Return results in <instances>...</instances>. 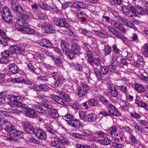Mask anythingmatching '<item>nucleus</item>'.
I'll list each match as a JSON object with an SVG mask.
<instances>
[{
    "instance_id": "1",
    "label": "nucleus",
    "mask_w": 148,
    "mask_h": 148,
    "mask_svg": "<svg viewBox=\"0 0 148 148\" xmlns=\"http://www.w3.org/2000/svg\"><path fill=\"white\" fill-rule=\"evenodd\" d=\"M58 140L52 141L51 145L57 148H66V146L70 144L68 138L64 136H61L57 138Z\"/></svg>"
},
{
    "instance_id": "2",
    "label": "nucleus",
    "mask_w": 148,
    "mask_h": 148,
    "mask_svg": "<svg viewBox=\"0 0 148 148\" xmlns=\"http://www.w3.org/2000/svg\"><path fill=\"white\" fill-rule=\"evenodd\" d=\"M42 106L50 110L49 112V115L50 117L56 119L59 117V114L56 110L54 108L53 106L49 103L44 102Z\"/></svg>"
},
{
    "instance_id": "3",
    "label": "nucleus",
    "mask_w": 148,
    "mask_h": 148,
    "mask_svg": "<svg viewBox=\"0 0 148 148\" xmlns=\"http://www.w3.org/2000/svg\"><path fill=\"white\" fill-rule=\"evenodd\" d=\"M14 106H13V108H18V109H10V111L12 113H16L19 114L21 112H23L24 111V109H28L26 105L23 104L21 102L18 103L16 105H14Z\"/></svg>"
},
{
    "instance_id": "4",
    "label": "nucleus",
    "mask_w": 148,
    "mask_h": 148,
    "mask_svg": "<svg viewBox=\"0 0 148 148\" xmlns=\"http://www.w3.org/2000/svg\"><path fill=\"white\" fill-rule=\"evenodd\" d=\"M79 116L80 118L84 121H94L97 119V116L94 114L90 113L87 116L86 113L83 112H80Z\"/></svg>"
},
{
    "instance_id": "5",
    "label": "nucleus",
    "mask_w": 148,
    "mask_h": 148,
    "mask_svg": "<svg viewBox=\"0 0 148 148\" xmlns=\"http://www.w3.org/2000/svg\"><path fill=\"white\" fill-rule=\"evenodd\" d=\"M30 25L28 23L24 27H19L17 28V30L22 33H27L29 34H34L35 31L33 29L29 27Z\"/></svg>"
},
{
    "instance_id": "6",
    "label": "nucleus",
    "mask_w": 148,
    "mask_h": 148,
    "mask_svg": "<svg viewBox=\"0 0 148 148\" xmlns=\"http://www.w3.org/2000/svg\"><path fill=\"white\" fill-rule=\"evenodd\" d=\"M10 1L11 8L17 13L20 14L24 11L22 7L19 4H16V0H8Z\"/></svg>"
},
{
    "instance_id": "7",
    "label": "nucleus",
    "mask_w": 148,
    "mask_h": 148,
    "mask_svg": "<svg viewBox=\"0 0 148 148\" xmlns=\"http://www.w3.org/2000/svg\"><path fill=\"white\" fill-rule=\"evenodd\" d=\"M55 23L57 26L60 27L68 29L70 27L69 24L65 20L62 18H56Z\"/></svg>"
},
{
    "instance_id": "8",
    "label": "nucleus",
    "mask_w": 148,
    "mask_h": 148,
    "mask_svg": "<svg viewBox=\"0 0 148 148\" xmlns=\"http://www.w3.org/2000/svg\"><path fill=\"white\" fill-rule=\"evenodd\" d=\"M11 54H19L22 53L25 50L24 46L18 45H12L10 48Z\"/></svg>"
},
{
    "instance_id": "9",
    "label": "nucleus",
    "mask_w": 148,
    "mask_h": 148,
    "mask_svg": "<svg viewBox=\"0 0 148 148\" xmlns=\"http://www.w3.org/2000/svg\"><path fill=\"white\" fill-rule=\"evenodd\" d=\"M50 98L56 102L62 105L67 106L69 103L67 101H65L63 99L60 98L59 96L51 94L50 95Z\"/></svg>"
},
{
    "instance_id": "10",
    "label": "nucleus",
    "mask_w": 148,
    "mask_h": 148,
    "mask_svg": "<svg viewBox=\"0 0 148 148\" xmlns=\"http://www.w3.org/2000/svg\"><path fill=\"white\" fill-rule=\"evenodd\" d=\"M37 138L39 140H45L46 139L47 135L44 131L41 129H36L34 133Z\"/></svg>"
},
{
    "instance_id": "11",
    "label": "nucleus",
    "mask_w": 148,
    "mask_h": 148,
    "mask_svg": "<svg viewBox=\"0 0 148 148\" xmlns=\"http://www.w3.org/2000/svg\"><path fill=\"white\" fill-rule=\"evenodd\" d=\"M115 16L116 17V19L118 20H121L122 22L125 26L133 28L134 30H137V28L133 24L131 23L126 19L119 16Z\"/></svg>"
},
{
    "instance_id": "12",
    "label": "nucleus",
    "mask_w": 148,
    "mask_h": 148,
    "mask_svg": "<svg viewBox=\"0 0 148 148\" xmlns=\"http://www.w3.org/2000/svg\"><path fill=\"white\" fill-rule=\"evenodd\" d=\"M32 88L38 91H47L51 89V86H49L44 84L34 85L33 86Z\"/></svg>"
},
{
    "instance_id": "13",
    "label": "nucleus",
    "mask_w": 148,
    "mask_h": 148,
    "mask_svg": "<svg viewBox=\"0 0 148 148\" xmlns=\"http://www.w3.org/2000/svg\"><path fill=\"white\" fill-rule=\"evenodd\" d=\"M23 127L25 131L28 134H33L36 130L33 126L27 122L24 123Z\"/></svg>"
},
{
    "instance_id": "14",
    "label": "nucleus",
    "mask_w": 148,
    "mask_h": 148,
    "mask_svg": "<svg viewBox=\"0 0 148 148\" xmlns=\"http://www.w3.org/2000/svg\"><path fill=\"white\" fill-rule=\"evenodd\" d=\"M110 24L121 32L124 33L126 32V30L124 26L121 23L118 22L117 21L112 20L111 21Z\"/></svg>"
},
{
    "instance_id": "15",
    "label": "nucleus",
    "mask_w": 148,
    "mask_h": 148,
    "mask_svg": "<svg viewBox=\"0 0 148 148\" xmlns=\"http://www.w3.org/2000/svg\"><path fill=\"white\" fill-rule=\"evenodd\" d=\"M3 123L5 125V130L8 132H12L15 130L14 126L11 124L8 120H5L3 121Z\"/></svg>"
},
{
    "instance_id": "16",
    "label": "nucleus",
    "mask_w": 148,
    "mask_h": 148,
    "mask_svg": "<svg viewBox=\"0 0 148 148\" xmlns=\"http://www.w3.org/2000/svg\"><path fill=\"white\" fill-rule=\"evenodd\" d=\"M9 69L11 73L15 74L18 73L19 69L17 66L14 64H11L9 65Z\"/></svg>"
},
{
    "instance_id": "17",
    "label": "nucleus",
    "mask_w": 148,
    "mask_h": 148,
    "mask_svg": "<svg viewBox=\"0 0 148 148\" xmlns=\"http://www.w3.org/2000/svg\"><path fill=\"white\" fill-rule=\"evenodd\" d=\"M32 108L28 107L25 112L27 116L31 118L36 117L37 116V113Z\"/></svg>"
},
{
    "instance_id": "18",
    "label": "nucleus",
    "mask_w": 148,
    "mask_h": 148,
    "mask_svg": "<svg viewBox=\"0 0 148 148\" xmlns=\"http://www.w3.org/2000/svg\"><path fill=\"white\" fill-rule=\"evenodd\" d=\"M40 45L46 48H51L53 46L52 43L46 39H43L41 40Z\"/></svg>"
},
{
    "instance_id": "19",
    "label": "nucleus",
    "mask_w": 148,
    "mask_h": 148,
    "mask_svg": "<svg viewBox=\"0 0 148 148\" xmlns=\"http://www.w3.org/2000/svg\"><path fill=\"white\" fill-rule=\"evenodd\" d=\"M73 6L75 8H81L83 9L87 8L88 6L82 2L77 1L74 2L73 4Z\"/></svg>"
},
{
    "instance_id": "20",
    "label": "nucleus",
    "mask_w": 148,
    "mask_h": 148,
    "mask_svg": "<svg viewBox=\"0 0 148 148\" xmlns=\"http://www.w3.org/2000/svg\"><path fill=\"white\" fill-rule=\"evenodd\" d=\"M68 123L69 125L76 128H78L81 125V122L77 119L70 120Z\"/></svg>"
},
{
    "instance_id": "21",
    "label": "nucleus",
    "mask_w": 148,
    "mask_h": 148,
    "mask_svg": "<svg viewBox=\"0 0 148 148\" xmlns=\"http://www.w3.org/2000/svg\"><path fill=\"white\" fill-rule=\"evenodd\" d=\"M34 108H35V110H36L37 112L42 115H45L47 114L48 110L43 109V108L39 105H34Z\"/></svg>"
},
{
    "instance_id": "22",
    "label": "nucleus",
    "mask_w": 148,
    "mask_h": 148,
    "mask_svg": "<svg viewBox=\"0 0 148 148\" xmlns=\"http://www.w3.org/2000/svg\"><path fill=\"white\" fill-rule=\"evenodd\" d=\"M43 27L46 33L47 34L53 33L54 30L53 28L50 24H45Z\"/></svg>"
},
{
    "instance_id": "23",
    "label": "nucleus",
    "mask_w": 148,
    "mask_h": 148,
    "mask_svg": "<svg viewBox=\"0 0 148 148\" xmlns=\"http://www.w3.org/2000/svg\"><path fill=\"white\" fill-rule=\"evenodd\" d=\"M85 58L88 62L90 64H92L93 63V56L92 52L91 51L86 53Z\"/></svg>"
},
{
    "instance_id": "24",
    "label": "nucleus",
    "mask_w": 148,
    "mask_h": 148,
    "mask_svg": "<svg viewBox=\"0 0 148 148\" xmlns=\"http://www.w3.org/2000/svg\"><path fill=\"white\" fill-rule=\"evenodd\" d=\"M15 22L17 24L23 27H24L25 25L28 23L26 20H24L20 17L16 18Z\"/></svg>"
},
{
    "instance_id": "25",
    "label": "nucleus",
    "mask_w": 148,
    "mask_h": 148,
    "mask_svg": "<svg viewBox=\"0 0 148 148\" xmlns=\"http://www.w3.org/2000/svg\"><path fill=\"white\" fill-rule=\"evenodd\" d=\"M88 105L90 106H97L99 107L100 105L99 103V101L97 99H92L88 101Z\"/></svg>"
},
{
    "instance_id": "26",
    "label": "nucleus",
    "mask_w": 148,
    "mask_h": 148,
    "mask_svg": "<svg viewBox=\"0 0 148 148\" xmlns=\"http://www.w3.org/2000/svg\"><path fill=\"white\" fill-rule=\"evenodd\" d=\"M22 133V132H21L15 129V130H14V131L12 132L11 133H10V136L13 138H15V137L19 136L21 137H22L21 134Z\"/></svg>"
},
{
    "instance_id": "27",
    "label": "nucleus",
    "mask_w": 148,
    "mask_h": 148,
    "mask_svg": "<svg viewBox=\"0 0 148 148\" xmlns=\"http://www.w3.org/2000/svg\"><path fill=\"white\" fill-rule=\"evenodd\" d=\"M98 142L101 145H107L111 143V140L108 138L98 140Z\"/></svg>"
},
{
    "instance_id": "28",
    "label": "nucleus",
    "mask_w": 148,
    "mask_h": 148,
    "mask_svg": "<svg viewBox=\"0 0 148 148\" xmlns=\"http://www.w3.org/2000/svg\"><path fill=\"white\" fill-rule=\"evenodd\" d=\"M61 45L62 49L64 53L67 52L69 49V46L68 44L65 41L62 40L61 42Z\"/></svg>"
},
{
    "instance_id": "29",
    "label": "nucleus",
    "mask_w": 148,
    "mask_h": 148,
    "mask_svg": "<svg viewBox=\"0 0 148 148\" xmlns=\"http://www.w3.org/2000/svg\"><path fill=\"white\" fill-rule=\"evenodd\" d=\"M117 38L121 39L123 42H125L126 39L125 37L121 35V34L119 31L116 29L113 34Z\"/></svg>"
},
{
    "instance_id": "30",
    "label": "nucleus",
    "mask_w": 148,
    "mask_h": 148,
    "mask_svg": "<svg viewBox=\"0 0 148 148\" xmlns=\"http://www.w3.org/2000/svg\"><path fill=\"white\" fill-rule=\"evenodd\" d=\"M134 89L138 92H142L145 91L144 87L142 85L135 84L134 86Z\"/></svg>"
},
{
    "instance_id": "31",
    "label": "nucleus",
    "mask_w": 148,
    "mask_h": 148,
    "mask_svg": "<svg viewBox=\"0 0 148 148\" xmlns=\"http://www.w3.org/2000/svg\"><path fill=\"white\" fill-rule=\"evenodd\" d=\"M65 82L64 79L63 77H61L56 80L55 83V85L57 87H60L62 86Z\"/></svg>"
},
{
    "instance_id": "32",
    "label": "nucleus",
    "mask_w": 148,
    "mask_h": 148,
    "mask_svg": "<svg viewBox=\"0 0 148 148\" xmlns=\"http://www.w3.org/2000/svg\"><path fill=\"white\" fill-rule=\"evenodd\" d=\"M76 92L78 96L80 97H83L86 95V93L83 90L82 88L80 86L78 87L77 88Z\"/></svg>"
},
{
    "instance_id": "33",
    "label": "nucleus",
    "mask_w": 148,
    "mask_h": 148,
    "mask_svg": "<svg viewBox=\"0 0 148 148\" xmlns=\"http://www.w3.org/2000/svg\"><path fill=\"white\" fill-rule=\"evenodd\" d=\"M109 93L112 96L114 97H117L118 94V92L116 89L114 87L108 89Z\"/></svg>"
},
{
    "instance_id": "34",
    "label": "nucleus",
    "mask_w": 148,
    "mask_h": 148,
    "mask_svg": "<svg viewBox=\"0 0 148 148\" xmlns=\"http://www.w3.org/2000/svg\"><path fill=\"white\" fill-rule=\"evenodd\" d=\"M137 121L141 126L146 129H148V122L146 121L139 119Z\"/></svg>"
},
{
    "instance_id": "35",
    "label": "nucleus",
    "mask_w": 148,
    "mask_h": 148,
    "mask_svg": "<svg viewBox=\"0 0 148 148\" xmlns=\"http://www.w3.org/2000/svg\"><path fill=\"white\" fill-rule=\"evenodd\" d=\"M64 53L67 55L69 57L70 59H73L75 56V55L77 54L73 50H70L69 49L67 52H65Z\"/></svg>"
},
{
    "instance_id": "36",
    "label": "nucleus",
    "mask_w": 148,
    "mask_h": 148,
    "mask_svg": "<svg viewBox=\"0 0 148 148\" xmlns=\"http://www.w3.org/2000/svg\"><path fill=\"white\" fill-rule=\"evenodd\" d=\"M79 32L85 36L90 37L91 36V32H90L88 31L86 29L81 28L79 29Z\"/></svg>"
},
{
    "instance_id": "37",
    "label": "nucleus",
    "mask_w": 148,
    "mask_h": 148,
    "mask_svg": "<svg viewBox=\"0 0 148 148\" xmlns=\"http://www.w3.org/2000/svg\"><path fill=\"white\" fill-rule=\"evenodd\" d=\"M142 51L143 54L148 57V44H145L143 46Z\"/></svg>"
},
{
    "instance_id": "38",
    "label": "nucleus",
    "mask_w": 148,
    "mask_h": 148,
    "mask_svg": "<svg viewBox=\"0 0 148 148\" xmlns=\"http://www.w3.org/2000/svg\"><path fill=\"white\" fill-rule=\"evenodd\" d=\"M28 67L30 70L35 73L36 74L39 73L38 71L40 69H39L35 68L31 63H29L28 64Z\"/></svg>"
},
{
    "instance_id": "39",
    "label": "nucleus",
    "mask_w": 148,
    "mask_h": 148,
    "mask_svg": "<svg viewBox=\"0 0 148 148\" xmlns=\"http://www.w3.org/2000/svg\"><path fill=\"white\" fill-rule=\"evenodd\" d=\"M72 50L74 51L76 54H77L79 52L80 49L79 46L75 44L72 45L71 47Z\"/></svg>"
},
{
    "instance_id": "40",
    "label": "nucleus",
    "mask_w": 148,
    "mask_h": 148,
    "mask_svg": "<svg viewBox=\"0 0 148 148\" xmlns=\"http://www.w3.org/2000/svg\"><path fill=\"white\" fill-rule=\"evenodd\" d=\"M96 77L99 80L102 79L103 75L101 73L100 70L97 69H95L94 70Z\"/></svg>"
},
{
    "instance_id": "41",
    "label": "nucleus",
    "mask_w": 148,
    "mask_h": 148,
    "mask_svg": "<svg viewBox=\"0 0 148 148\" xmlns=\"http://www.w3.org/2000/svg\"><path fill=\"white\" fill-rule=\"evenodd\" d=\"M103 52L106 56L109 54L111 52V47L108 45H106Z\"/></svg>"
},
{
    "instance_id": "42",
    "label": "nucleus",
    "mask_w": 148,
    "mask_h": 148,
    "mask_svg": "<svg viewBox=\"0 0 148 148\" xmlns=\"http://www.w3.org/2000/svg\"><path fill=\"white\" fill-rule=\"evenodd\" d=\"M10 39L9 38L6 37L5 38H2L0 40V42L1 43L3 46H5L7 45L8 44V41Z\"/></svg>"
},
{
    "instance_id": "43",
    "label": "nucleus",
    "mask_w": 148,
    "mask_h": 148,
    "mask_svg": "<svg viewBox=\"0 0 148 148\" xmlns=\"http://www.w3.org/2000/svg\"><path fill=\"white\" fill-rule=\"evenodd\" d=\"M9 109V112L4 111L2 110H0V116L3 117L10 116L11 115V112L10 111V109Z\"/></svg>"
},
{
    "instance_id": "44",
    "label": "nucleus",
    "mask_w": 148,
    "mask_h": 148,
    "mask_svg": "<svg viewBox=\"0 0 148 148\" xmlns=\"http://www.w3.org/2000/svg\"><path fill=\"white\" fill-rule=\"evenodd\" d=\"M11 82H14L21 83L24 82L25 79L22 77H20L11 79Z\"/></svg>"
},
{
    "instance_id": "45",
    "label": "nucleus",
    "mask_w": 148,
    "mask_h": 148,
    "mask_svg": "<svg viewBox=\"0 0 148 148\" xmlns=\"http://www.w3.org/2000/svg\"><path fill=\"white\" fill-rule=\"evenodd\" d=\"M80 87L82 88L83 90L86 94L88 93L90 90V87L86 84H83Z\"/></svg>"
},
{
    "instance_id": "46",
    "label": "nucleus",
    "mask_w": 148,
    "mask_h": 148,
    "mask_svg": "<svg viewBox=\"0 0 148 148\" xmlns=\"http://www.w3.org/2000/svg\"><path fill=\"white\" fill-rule=\"evenodd\" d=\"M138 78L140 80L142 81L143 82L148 84V77L142 75H138Z\"/></svg>"
},
{
    "instance_id": "47",
    "label": "nucleus",
    "mask_w": 148,
    "mask_h": 148,
    "mask_svg": "<svg viewBox=\"0 0 148 148\" xmlns=\"http://www.w3.org/2000/svg\"><path fill=\"white\" fill-rule=\"evenodd\" d=\"M16 98V95H14L11 96L10 97L11 101L12 102H13V103H12L10 104V106L12 108H13L12 106H14V105H16V104L18 102Z\"/></svg>"
},
{
    "instance_id": "48",
    "label": "nucleus",
    "mask_w": 148,
    "mask_h": 148,
    "mask_svg": "<svg viewBox=\"0 0 148 148\" xmlns=\"http://www.w3.org/2000/svg\"><path fill=\"white\" fill-rule=\"evenodd\" d=\"M110 114H111L112 115L116 116H119L121 115V114L119 111L117 110L116 108L115 109L112 110H111L110 111Z\"/></svg>"
},
{
    "instance_id": "49",
    "label": "nucleus",
    "mask_w": 148,
    "mask_h": 148,
    "mask_svg": "<svg viewBox=\"0 0 148 148\" xmlns=\"http://www.w3.org/2000/svg\"><path fill=\"white\" fill-rule=\"evenodd\" d=\"M56 92L60 95V96L63 97L64 99H68L69 96H68L65 93L62 91L58 90L56 91Z\"/></svg>"
},
{
    "instance_id": "50",
    "label": "nucleus",
    "mask_w": 148,
    "mask_h": 148,
    "mask_svg": "<svg viewBox=\"0 0 148 148\" xmlns=\"http://www.w3.org/2000/svg\"><path fill=\"white\" fill-rule=\"evenodd\" d=\"M70 136L74 138H83L85 137L84 135L77 133H71Z\"/></svg>"
},
{
    "instance_id": "51",
    "label": "nucleus",
    "mask_w": 148,
    "mask_h": 148,
    "mask_svg": "<svg viewBox=\"0 0 148 148\" xmlns=\"http://www.w3.org/2000/svg\"><path fill=\"white\" fill-rule=\"evenodd\" d=\"M3 20L7 23H12V15L2 18Z\"/></svg>"
},
{
    "instance_id": "52",
    "label": "nucleus",
    "mask_w": 148,
    "mask_h": 148,
    "mask_svg": "<svg viewBox=\"0 0 148 148\" xmlns=\"http://www.w3.org/2000/svg\"><path fill=\"white\" fill-rule=\"evenodd\" d=\"M121 9L123 13L125 15H127L130 13L128 8L126 6H123L121 7Z\"/></svg>"
},
{
    "instance_id": "53",
    "label": "nucleus",
    "mask_w": 148,
    "mask_h": 148,
    "mask_svg": "<svg viewBox=\"0 0 148 148\" xmlns=\"http://www.w3.org/2000/svg\"><path fill=\"white\" fill-rule=\"evenodd\" d=\"M11 54V51L10 50H6L2 53L1 56L3 58H6L10 56Z\"/></svg>"
},
{
    "instance_id": "54",
    "label": "nucleus",
    "mask_w": 148,
    "mask_h": 148,
    "mask_svg": "<svg viewBox=\"0 0 148 148\" xmlns=\"http://www.w3.org/2000/svg\"><path fill=\"white\" fill-rule=\"evenodd\" d=\"M93 63L91 65H93L94 64L97 66H100L101 64V60L98 58H93Z\"/></svg>"
},
{
    "instance_id": "55",
    "label": "nucleus",
    "mask_w": 148,
    "mask_h": 148,
    "mask_svg": "<svg viewBox=\"0 0 148 148\" xmlns=\"http://www.w3.org/2000/svg\"><path fill=\"white\" fill-rule=\"evenodd\" d=\"M103 75H106L109 71L108 67L106 66H103L100 68V70Z\"/></svg>"
},
{
    "instance_id": "56",
    "label": "nucleus",
    "mask_w": 148,
    "mask_h": 148,
    "mask_svg": "<svg viewBox=\"0 0 148 148\" xmlns=\"http://www.w3.org/2000/svg\"><path fill=\"white\" fill-rule=\"evenodd\" d=\"M108 70L110 71L111 72H116V66L113 63H112L110 65L108 66Z\"/></svg>"
},
{
    "instance_id": "57",
    "label": "nucleus",
    "mask_w": 148,
    "mask_h": 148,
    "mask_svg": "<svg viewBox=\"0 0 148 148\" xmlns=\"http://www.w3.org/2000/svg\"><path fill=\"white\" fill-rule=\"evenodd\" d=\"M129 137L131 142L132 143L136 145L138 143V140H136L135 136L133 134H130Z\"/></svg>"
},
{
    "instance_id": "58",
    "label": "nucleus",
    "mask_w": 148,
    "mask_h": 148,
    "mask_svg": "<svg viewBox=\"0 0 148 148\" xmlns=\"http://www.w3.org/2000/svg\"><path fill=\"white\" fill-rule=\"evenodd\" d=\"M83 44V49L84 51L86 52V53L91 51L90 49V47L88 44L84 42Z\"/></svg>"
},
{
    "instance_id": "59",
    "label": "nucleus",
    "mask_w": 148,
    "mask_h": 148,
    "mask_svg": "<svg viewBox=\"0 0 148 148\" xmlns=\"http://www.w3.org/2000/svg\"><path fill=\"white\" fill-rule=\"evenodd\" d=\"M39 5L40 8L43 10H46L47 5L45 2L43 1H40L39 2Z\"/></svg>"
},
{
    "instance_id": "60",
    "label": "nucleus",
    "mask_w": 148,
    "mask_h": 148,
    "mask_svg": "<svg viewBox=\"0 0 148 148\" xmlns=\"http://www.w3.org/2000/svg\"><path fill=\"white\" fill-rule=\"evenodd\" d=\"M109 130L110 135L112 136L113 134L117 131V128L115 126H112L110 128Z\"/></svg>"
},
{
    "instance_id": "61",
    "label": "nucleus",
    "mask_w": 148,
    "mask_h": 148,
    "mask_svg": "<svg viewBox=\"0 0 148 148\" xmlns=\"http://www.w3.org/2000/svg\"><path fill=\"white\" fill-rule=\"evenodd\" d=\"M130 114L132 117L135 119H140L141 117V116L140 115L138 114L136 112H131Z\"/></svg>"
},
{
    "instance_id": "62",
    "label": "nucleus",
    "mask_w": 148,
    "mask_h": 148,
    "mask_svg": "<svg viewBox=\"0 0 148 148\" xmlns=\"http://www.w3.org/2000/svg\"><path fill=\"white\" fill-rule=\"evenodd\" d=\"M52 75L53 79L56 80L62 77L58 73L56 72L52 73Z\"/></svg>"
},
{
    "instance_id": "63",
    "label": "nucleus",
    "mask_w": 148,
    "mask_h": 148,
    "mask_svg": "<svg viewBox=\"0 0 148 148\" xmlns=\"http://www.w3.org/2000/svg\"><path fill=\"white\" fill-rule=\"evenodd\" d=\"M96 134H97L98 137L101 138H106L107 135L106 133H104L101 131L98 132L96 133Z\"/></svg>"
},
{
    "instance_id": "64",
    "label": "nucleus",
    "mask_w": 148,
    "mask_h": 148,
    "mask_svg": "<svg viewBox=\"0 0 148 148\" xmlns=\"http://www.w3.org/2000/svg\"><path fill=\"white\" fill-rule=\"evenodd\" d=\"M144 10L143 7L140 6L137 10V12L138 13L141 15H145V12H144Z\"/></svg>"
}]
</instances>
